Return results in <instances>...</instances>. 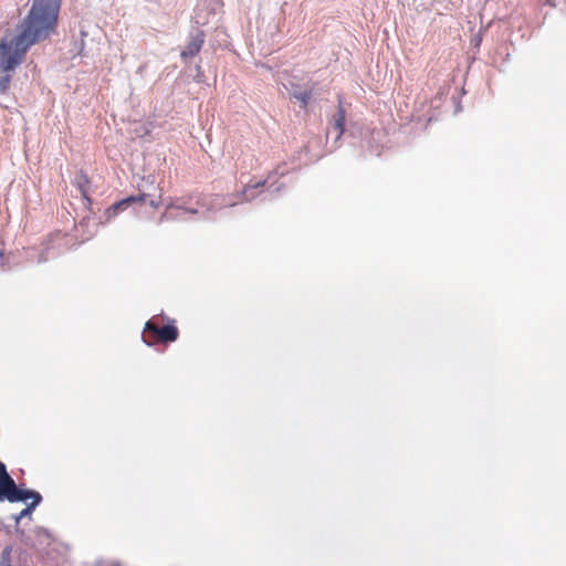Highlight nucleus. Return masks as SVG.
<instances>
[{
    "label": "nucleus",
    "mask_w": 566,
    "mask_h": 566,
    "mask_svg": "<svg viewBox=\"0 0 566 566\" xmlns=\"http://www.w3.org/2000/svg\"><path fill=\"white\" fill-rule=\"evenodd\" d=\"M260 186H261V184H260V182H258V184H255L254 186H249V187H247V188L243 190V192H242L243 200H245V201L252 200V199L255 197V195H254L253 192H251V190H252V189H255V188H258V187H260Z\"/></svg>",
    "instance_id": "nucleus-8"
},
{
    "label": "nucleus",
    "mask_w": 566,
    "mask_h": 566,
    "mask_svg": "<svg viewBox=\"0 0 566 566\" xmlns=\"http://www.w3.org/2000/svg\"><path fill=\"white\" fill-rule=\"evenodd\" d=\"M8 486H13V480L8 474L4 464L0 462V501H2V492Z\"/></svg>",
    "instance_id": "nucleus-7"
},
{
    "label": "nucleus",
    "mask_w": 566,
    "mask_h": 566,
    "mask_svg": "<svg viewBox=\"0 0 566 566\" xmlns=\"http://www.w3.org/2000/svg\"><path fill=\"white\" fill-rule=\"evenodd\" d=\"M61 0H34L23 21L21 32L0 43V71L8 72L18 66L27 50L38 41L46 39L55 29Z\"/></svg>",
    "instance_id": "nucleus-1"
},
{
    "label": "nucleus",
    "mask_w": 566,
    "mask_h": 566,
    "mask_svg": "<svg viewBox=\"0 0 566 566\" xmlns=\"http://www.w3.org/2000/svg\"><path fill=\"white\" fill-rule=\"evenodd\" d=\"M32 509H33V507H31V505H30V506H28L27 509H24L23 511H21V513H20V514H19V516L17 517V521H19V520H20V518H22L23 516L29 515Z\"/></svg>",
    "instance_id": "nucleus-11"
},
{
    "label": "nucleus",
    "mask_w": 566,
    "mask_h": 566,
    "mask_svg": "<svg viewBox=\"0 0 566 566\" xmlns=\"http://www.w3.org/2000/svg\"><path fill=\"white\" fill-rule=\"evenodd\" d=\"M202 42L203 41L200 38L192 39L187 48L181 52V56L188 57L196 55L200 51Z\"/></svg>",
    "instance_id": "nucleus-6"
},
{
    "label": "nucleus",
    "mask_w": 566,
    "mask_h": 566,
    "mask_svg": "<svg viewBox=\"0 0 566 566\" xmlns=\"http://www.w3.org/2000/svg\"><path fill=\"white\" fill-rule=\"evenodd\" d=\"M4 499L10 502H28L32 500L31 507H35L41 501V495L38 492L18 488L13 482V486H8L2 492V500Z\"/></svg>",
    "instance_id": "nucleus-3"
},
{
    "label": "nucleus",
    "mask_w": 566,
    "mask_h": 566,
    "mask_svg": "<svg viewBox=\"0 0 566 566\" xmlns=\"http://www.w3.org/2000/svg\"><path fill=\"white\" fill-rule=\"evenodd\" d=\"M178 337V331L172 325L157 327L151 321L147 322L143 333V339L147 345L155 342H175Z\"/></svg>",
    "instance_id": "nucleus-2"
},
{
    "label": "nucleus",
    "mask_w": 566,
    "mask_h": 566,
    "mask_svg": "<svg viewBox=\"0 0 566 566\" xmlns=\"http://www.w3.org/2000/svg\"><path fill=\"white\" fill-rule=\"evenodd\" d=\"M145 199H146V197L143 195V196H138V197L130 196V197H127V198L120 200L119 202L113 205L112 207H109L106 210V212H105L106 220L113 219L114 217H116L119 213V211L126 209L132 203H134V202H144Z\"/></svg>",
    "instance_id": "nucleus-4"
},
{
    "label": "nucleus",
    "mask_w": 566,
    "mask_h": 566,
    "mask_svg": "<svg viewBox=\"0 0 566 566\" xmlns=\"http://www.w3.org/2000/svg\"><path fill=\"white\" fill-rule=\"evenodd\" d=\"M345 122V115L344 112L340 109L334 117V124L333 127L328 130V136L335 137V139H338L340 135L343 134V126Z\"/></svg>",
    "instance_id": "nucleus-5"
},
{
    "label": "nucleus",
    "mask_w": 566,
    "mask_h": 566,
    "mask_svg": "<svg viewBox=\"0 0 566 566\" xmlns=\"http://www.w3.org/2000/svg\"><path fill=\"white\" fill-rule=\"evenodd\" d=\"M2 258V252L0 251V259Z\"/></svg>",
    "instance_id": "nucleus-13"
},
{
    "label": "nucleus",
    "mask_w": 566,
    "mask_h": 566,
    "mask_svg": "<svg viewBox=\"0 0 566 566\" xmlns=\"http://www.w3.org/2000/svg\"><path fill=\"white\" fill-rule=\"evenodd\" d=\"M10 83V76L6 75L0 78V92H4Z\"/></svg>",
    "instance_id": "nucleus-10"
},
{
    "label": "nucleus",
    "mask_w": 566,
    "mask_h": 566,
    "mask_svg": "<svg viewBox=\"0 0 566 566\" xmlns=\"http://www.w3.org/2000/svg\"><path fill=\"white\" fill-rule=\"evenodd\" d=\"M149 205H150L153 208H157V207H158V202H157V201H155V200H151V201L149 202Z\"/></svg>",
    "instance_id": "nucleus-12"
},
{
    "label": "nucleus",
    "mask_w": 566,
    "mask_h": 566,
    "mask_svg": "<svg viewBox=\"0 0 566 566\" xmlns=\"http://www.w3.org/2000/svg\"><path fill=\"white\" fill-rule=\"evenodd\" d=\"M294 97L300 99L303 104H306L307 99L310 98L308 94L306 92H294Z\"/></svg>",
    "instance_id": "nucleus-9"
}]
</instances>
